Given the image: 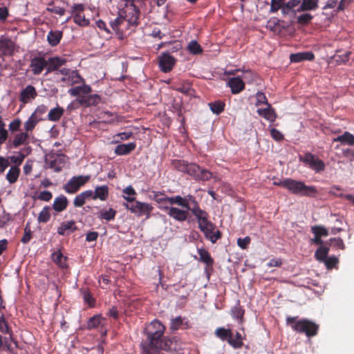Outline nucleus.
I'll return each instance as SVG.
<instances>
[{"label": "nucleus", "instance_id": "4", "mask_svg": "<svg viewBox=\"0 0 354 354\" xmlns=\"http://www.w3.org/2000/svg\"><path fill=\"white\" fill-rule=\"evenodd\" d=\"M280 185L291 193L297 195L314 196L317 194V189L314 186H307L301 181H297L292 178H286L279 183Z\"/></svg>", "mask_w": 354, "mask_h": 354}, {"label": "nucleus", "instance_id": "23", "mask_svg": "<svg viewBox=\"0 0 354 354\" xmlns=\"http://www.w3.org/2000/svg\"><path fill=\"white\" fill-rule=\"evenodd\" d=\"M61 80L67 85L77 84L83 82V79L75 71H72L67 76L63 77Z\"/></svg>", "mask_w": 354, "mask_h": 354}, {"label": "nucleus", "instance_id": "49", "mask_svg": "<svg viewBox=\"0 0 354 354\" xmlns=\"http://www.w3.org/2000/svg\"><path fill=\"white\" fill-rule=\"evenodd\" d=\"M101 115V118L104 119L106 122L114 123L119 121L118 117L109 111L102 112Z\"/></svg>", "mask_w": 354, "mask_h": 354}, {"label": "nucleus", "instance_id": "8", "mask_svg": "<svg viewBox=\"0 0 354 354\" xmlns=\"http://www.w3.org/2000/svg\"><path fill=\"white\" fill-rule=\"evenodd\" d=\"M252 76V71L247 70L243 71L242 75L238 77L230 78L227 82V86L231 88L233 94H237L241 92L245 88L243 80H247Z\"/></svg>", "mask_w": 354, "mask_h": 354}, {"label": "nucleus", "instance_id": "29", "mask_svg": "<svg viewBox=\"0 0 354 354\" xmlns=\"http://www.w3.org/2000/svg\"><path fill=\"white\" fill-rule=\"evenodd\" d=\"M62 37V32L59 30H50L47 35V41L51 46H57Z\"/></svg>", "mask_w": 354, "mask_h": 354}, {"label": "nucleus", "instance_id": "37", "mask_svg": "<svg viewBox=\"0 0 354 354\" xmlns=\"http://www.w3.org/2000/svg\"><path fill=\"white\" fill-rule=\"evenodd\" d=\"M64 111L62 107L57 106L56 108H54L49 111L48 114V118L50 121H57L61 118V117L64 114Z\"/></svg>", "mask_w": 354, "mask_h": 354}, {"label": "nucleus", "instance_id": "17", "mask_svg": "<svg viewBox=\"0 0 354 354\" xmlns=\"http://www.w3.org/2000/svg\"><path fill=\"white\" fill-rule=\"evenodd\" d=\"M48 67V62L43 57H35L31 59L30 68L34 75H39Z\"/></svg>", "mask_w": 354, "mask_h": 354}, {"label": "nucleus", "instance_id": "38", "mask_svg": "<svg viewBox=\"0 0 354 354\" xmlns=\"http://www.w3.org/2000/svg\"><path fill=\"white\" fill-rule=\"evenodd\" d=\"M329 248L326 246H320L315 252V257L320 262H324L328 257Z\"/></svg>", "mask_w": 354, "mask_h": 354}, {"label": "nucleus", "instance_id": "6", "mask_svg": "<svg viewBox=\"0 0 354 354\" xmlns=\"http://www.w3.org/2000/svg\"><path fill=\"white\" fill-rule=\"evenodd\" d=\"M123 205L131 213L138 216H145L146 218L150 217L151 213L153 209L151 204L138 201L133 203H124Z\"/></svg>", "mask_w": 354, "mask_h": 354}, {"label": "nucleus", "instance_id": "44", "mask_svg": "<svg viewBox=\"0 0 354 354\" xmlns=\"http://www.w3.org/2000/svg\"><path fill=\"white\" fill-rule=\"evenodd\" d=\"M211 111L215 114H220L224 110L225 104L221 101L209 103Z\"/></svg>", "mask_w": 354, "mask_h": 354}, {"label": "nucleus", "instance_id": "16", "mask_svg": "<svg viewBox=\"0 0 354 354\" xmlns=\"http://www.w3.org/2000/svg\"><path fill=\"white\" fill-rule=\"evenodd\" d=\"M175 62L174 57L169 53H163L160 57L159 66L163 72L167 73L172 69Z\"/></svg>", "mask_w": 354, "mask_h": 354}, {"label": "nucleus", "instance_id": "28", "mask_svg": "<svg viewBox=\"0 0 354 354\" xmlns=\"http://www.w3.org/2000/svg\"><path fill=\"white\" fill-rule=\"evenodd\" d=\"M190 211L192 212V214L196 216V218L198 220V225L201 224L202 223H204L205 221H207V217L208 214L206 212L201 209L198 205H193L192 207L190 209Z\"/></svg>", "mask_w": 354, "mask_h": 354}, {"label": "nucleus", "instance_id": "24", "mask_svg": "<svg viewBox=\"0 0 354 354\" xmlns=\"http://www.w3.org/2000/svg\"><path fill=\"white\" fill-rule=\"evenodd\" d=\"M257 113L260 116L263 117L270 122H274L277 117L274 110L271 107L270 104H268L264 109H259Z\"/></svg>", "mask_w": 354, "mask_h": 354}, {"label": "nucleus", "instance_id": "11", "mask_svg": "<svg viewBox=\"0 0 354 354\" xmlns=\"http://www.w3.org/2000/svg\"><path fill=\"white\" fill-rule=\"evenodd\" d=\"M301 160L316 172H321L325 169L324 162L312 153H306Z\"/></svg>", "mask_w": 354, "mask_h": 354}, {"label": "nucleus", "instance_id": "13", "mask_svg": "<svg viewBox=\"0 0 354 354\" xmlns=\"http://www.w3.org/2000/svg\"><path fill=\"white\" fill-rule=\"evenodd\" d=\"M84 6L83 4H75L73 6L72 17L75 24L81 26H86L89 24L88 19L84 15Z\"/></svg>", "mask_w": 354, "mask_h": 354}, {"label": "nucleus", "instance_id": "27", "mask_svg": "<svg viewBox=\"0 0 354 354\" xmlns=\"http://www.w3.org/2000/svg\"><path fill=\"white\" fill-rule=\"evenodd\" d=\"M136 145L135 142L118 145L115 147L114 152L119 156L127 155L136 149Z\"/></svg>", "mask_w": 354, "mask_h": 354}, {"label": "nucleus", "instance_id": "36", "mask_svg": "<svg viewBox=\"0 0 354 354\" xmlns=\"http://www.w3.org/2000/svg\"><path fill=\"white\" fill-rule=\"evenodd\" d=\"M53 261L61 268L67 266L66 257L60 251H57L52 254Z\"/></svg>", "mask_w": 354, "mask_h": 354}, {"label": "nucleus", "instance_id": "21", "mask_svg": "<svg viewBox=\"0 0 354 354\" xmlns=\"http://www.w3.org/2000/svg\"><path fill=\"white\" fill-rule=\"evenodd\" d=\"M109 196V187L106 185L97 186L95 191L93 192V196L91 198L93 200L100 199L104 201L107 199Z\"/></svg>", "mask_w": 354, "mask_h": 354}, {"label": "nucleus", "instance_id": "7", "mask_svg": "<svg viewBox=\"0 0 354 354\" xmlns=\"http://www.w3.org/2000/svg\"><path fill=\"white\" fill-rule=\"evenodd\" d=\"M129 29L132 26H136L138 24L139 10L133 4L127 6L123 10L120 11Z\"/></svg>", "mask_w": 354, "mask_h": 354}, {"label": "nucleus", "instance_id": "43", "mask_svg": "<svg viewBox=\"0 0 354 354\" xmlns=\"http://www.w3.org/2000/svg\"><path fill=\"white\" fill-rule=\"evenodd\" d=\"M168 204L172 205L174 204H176L178 206H180L185 208V206H187L186 199H184L180 196H175L172 197H169V199H167Z\"/></svg>", "mask_w": 354, "mask_h": 354}, {"label": "nucleus", "instance_id": "26", "mask_svg": "<svg viewBox=\"0 0 354 354\" xmlns=\"http://www.w3.org/2000/svg\"><path fill=\"white\" fill-rule=\"evenodd\" d=\"M68 201L65 196H60L55 198L53 208L57 212H61L66 209L67 207Z\"/></svg>", "mask_w": 354, "mask_h": 354}, {"label": "nucleus", "instance_id": "47", "mask_svg": "<svg viewBox=\"0 0 354 354\" xmlns=\"http://www.w3.org/2000/svg\"><path fill=\"white\" fill-rule=\"evenodd\" d=\"M334 55V59L339 64L345 63L348 61L351 53L350 51L339 52Z\"/></svg>", "mask_w": 354, "mask_h": 354}, {"label": "nucleus", "instance_id": "30", "mask_svg": "<svg viewBox=\"0 0 354 354\" xmlns=\"http://www.w3.org/2000/svg\"><path fill=\"white\" fill-rule=\"evenodd\" d=\"M319 0H302L300 6L297 8V11L314 10L318 7Z\"/></svg>", "mask_w": 354, "mask_h": 354}, {"label": "nucleus", "instance_id": "2", "mask_svg": "<svg viewBox=\"0 0 354 354\" xmlns=\"http://www.w3.org/2000/svg\"><path fill=\"white\" fill-rule=\"evenodd\" d=\"M92 89L90 86L83 84L73 87L68 90L71 96L77 97L76 101L82 106H91L97 104L100 97L97 94H91Z\"/></svg>", "mask_w": 354, "mask_h": 354}, {"label": "nucleus", "instance_id": "5", "mask_svg": "<svg viewBox=\"0 0 354 354\" xmlns=\"http://www.w3.org/2000/svg\"><path fill=\"white\" fill-rule=\"evenodd\" d=\"M295 317H288V324H293L292 328L299 333H305L308 337L315 336L318 330V326L308 319H301L295 322Z\"/></svg>", "mask_w": 354, "mask_h": 354}, {"label": "nucleus", "instance_id": "31", "mask_svg": "<svg viewBox=\"0 0 354 354\" xmlns=\"http://www.w3.org/2000/svg\"><path fill=\"white\" fill-rule=\"evenodd\" d=\"M20 169L17 166H12L8 170L6 178L10 183H15L19 178Z\"/></svg>", "mask_w": 354, "mask_h": 354}, {"label": "nucleus", "instance_id": "34", "mask_svg": "<svg viewBox=\"0 0 354 354\" xmlns=\"http://www.w3.org/2000/svg\"><path fill=\"white\" fill-rule=\"evenodd\" d=\"M29 137V133L26 132H21L15 135L12 145L15 147H18L20 145H26L28 143L27 140Z\"/></svg>", "mask_w": 354, "mask_h": 354}, {"label": "nucleus", "instance_id": "55", "mask_svg": "<svg viewBox=\"0 0 354 354\" xmlns=\"http://www.w3.org/2000/svg\"><path fill=\"white\" fill-rule=\"evenodd\" d=\"M182 324H183V318L180 316L171 319V324H170V328L172 330H176L180 328Z\"/></svg>", "mask_w": 354, "mask_h": 354}, {"label": "nucleus", "instance_id": "41", "mask_svg": "<svg viewBox=\"0 0 354 354\" xmlns=\"http://www.w3.org/2000/svg\"><path fill=\"white\" fill-rule=\"evenodd\" d=\"M123 194V197L127 201V203H133L136 201L135 195L136 193L131 186H129L124 189Z\"/></svg>", "mask_w": 354, "mask_h": 354}, {"label": "nucleus", "instance_id": "51", "mask_svg": "<svg viewBox=\"0 0 354 354\" xmlns=\"http://www.w3.org/2000/svg\"><path fill=\"white\" fill-rule=\"evenodd\" d=\"M311 231L314 234H317L321 237L327 236L328 235V230L322 225H315L312 227Z\"/></svg>", "mask_w": 354, "mask_h": 354}, {"label": "nucleus", "instance_id": "3", "mask_svg": "<svg viewBox=\"0 0 354 354\" xmlns=\"http://www.w3.org/2000/svg\"><path fill=\"white\" fill-rule=\"evenodd\" d=\"M175 167L180 171L187 173L196 179L207 180L212 178V174L205 169L201 168L194 163H187L183 160H177L174 162Z\"/></svg>", "mask_w": 354, "mask_h": 354}, {"label": "nucleus", "instance_id": "53", "mask_svg": "<svg viewBox=\"0 0 354 354\" xmlns=\"http://www.w3.org/2000/svg\"><path fill=\"white\" fill-rule=\"evenodd\" d=\"M25 156L21 153H17V155L11 156L8 158V161L10 160L12 163L15 164L14 166H19L22 163Z\"/></svg>", "mask_w": 354, "mask_h": 354}, {"label": "nucleus", "instance_id": "20", "mask_svg": "<svg viewBox=\"0 0 354 354\" xmlns=\"http://www.w3.org/2000/svg\"><path fill=\"white\" fill-rule=\"evenodd\" d=\"M76 230L75 222L74 221H68L61 223L57 228V233L59 235H65L73 232Z\"/></svg>", "mask_w": 354, "mask_h": 354}, {"label": "nucleus", "instance_id": "35", "mask_svg": "<svg viewBox=\"0 0 354 354\" xmlns=\"http://www.w3.org/2000/svg\"><path fill=\"white\" fill-rule=\"evenodd\" d=\"M115 214L116 211L113 208H109V209H102L98 212V218L109 221L114 219Z\"/></svg>", "mask_w": 354, "mask_h": 354}, {"label": "nucleus", "instance_id": "54", "mask_svg": "<svg viewBox=\"0 0 354 354\" xmlns=\"http://www.w3.org/2000/svg\"><path fill=\"white\" fill-rule=\"evenodd\" d=\"M0 331L4 334H8L11 338V332L9 329L7 322L5 321L3 316L0 317Z\"/></svg>", "mask_w": 354, "mask_h": 354}, {"label": "nucleus", "instance_id": "62", "mask_svg": "<svg viewBox=\"0 0 354 354\" xmlns=\"http://www.w3.org/2000/svg\"><path fill=\"white\" fill-rule=\"evenodd\" d=\"M312 18H313V17L311 15H310L308 13H306V14L299 15L297 17V21L299 24H307L312 19Z\"/></svg>", "mask_w": 354, "mask_h": 354}, {"label": "nucleus", "instance_id": "50", "mask_svg": "<svg viewBox=\"0 0 354 354\" xmlns=\"http://www.w3.org/2000/svg\"><path fill=\"white\" fill-rule=\"evenodd\" d=\"M167 199H169V197L162 193L159 192L154 195V200L161 205L162 209L164 206L169 205Z\"/></svg>", "mask_w": 354, "mask_h": 354}, {"label": "nucleus", "instance_id": "33", "mask_svg": "<svg viewBox=\"0 0 354 354\" xmlns=\"http://www.w3.org/2000/svg\"><path fill=\"white\" fill-rule=\"evenodd\" d=\"M333 142H340L349 145H353L354 136L349 132L346 131L342 135L333 138Z\"/></svg>", "mask_w": 354, "mask_h": 354}, {"label": "nucleus", "instance_id": "58", "mask_svg": "<svg viewBox=\"0 0 354 354\" xmlns=\"http://www.w3.org/2000/svg\"><path fill=\"white\" fill-rule=\"evenodd\" d=\"M300 3V0H289L288 1L286 2L285 5L283 6V11L285 12L288 10L292 9L299 6Z\"/></svg>", "mask_w": 354, "mask_h": 354}, {"label": "nucleus", "instance_id": "48", "mask_svg": "<svg viewBox=\"0 0 354 354\" xmlns=\"http://www.w3.org/2000/svg\"><path fill=\"white\" fill-rule=\"evenodd\" d=\"M229 344L235 348H241L243 345L242 336L241 333H236L235 338H233V335L229 339Z\"/></svg>", "mask_w": 354, "mask_h": 354}, {"label": "nucleus", "instance_id": "56", "mask_svg": "<svg viewBox=\"0 0 354 354\" xmlns=\"http://www.w3.org/2000/svg\"><path fill=\"white\" fill-rule=\"evenodd\" d=\"M31 239H32V232H31L30 228L28 226V225H27L24 228V234L22 236L21 241L23 243L26 244L30 241Z\"/></svg>", "mask_w": 354, "mask_h": 354}, {"label": "nucleus", "instance_id": "42", "mask_svg": "<svg viewBox=\"0 0 354 354\" xmlns=\"http://www.w3.org/2000/svg\"><path fill=\"white\" fill-rule=\"evenodd\" d=\"M50 218V207L48 206L44 207L39 212L37 221L39 223H47Z\"/></svg>", "mask_w": 354, "mask_h": 354}, {"label": "nucleus", "instance_id": "25", "mask_svg": "<svg viewBox=\"0 0 354 354\" xmlns=\"http://www.w3.org/2000/svg\"><path fill=\"white\" fill-rule=\"evenodd\" d=\"M315 56L311 52H301L297 53L295 54H291L290 56V59L291 62H300L304 60H313Z\"/></svg>", "mask_w": 354, "mask_h": 354}, {"label": "nucleus", "instance_id": "10", "mask_svg": "<svg viewBox=\"0 0 354 354\" xmlns=\"http://www.w3.org/2000/svg\"><path fill=\"white\" fill-rule=\"evenodd\" d=\"M198 227L204 233L205 237L212 243H216L221 236V232L216 230L215 225L209 221L202 223Z\"/></svg>", "mask_w": 354, "mask_h": 354}, {"label": "nucleus", "instance_id": "39", "mask_svg": "<svg viewBox=\"0 0 354 354\" xmlns=\"http://www.w3.org/2000/svg\"><path fill=\"white\" fill-rule=\"evenodd\" d=\"M39 118L35 115V113H32L28 120L24 123V129L27 133L32 131L37 122L39 121Z\"/></svg>", "mask_w": 354, "mask_h": 354}, {"label": "nucleus", "instance_id": "15", "mask_svg": "<svg viewBox=\"0 0 354 354\" xmlns=\"http://www.w3.org/2000/svg\"><path fill=\"white\" fill-rule=\"evenodd\" d=\"M37 95L36 88L32 85H28L21 91L19 100L23 104H27L33 100Z\"/></svg>", "mask_w": 354, "mask_h": 354}, {"label": "nucleus", "instance_id": "32", "mask_svg": "<svg viewBox=\"0 0 354 354\" xmlns=\"http://www.w3.org/2000/svg\"><path fill=\"white\" fill-rule=\"evenodd\" d=\"M64 63L65 60L64 59L57 57L50 59L48 63L46 73L57 70L59 66L63 65Z\"/></svg>", "mask_w": 354, "mask_h": 354}, {"label": "nucleus", "instance_id": "57", "mask_svg": "<svg viewBox=\"0 0 354 354\" xmlns=\"http://www.w3.org/2000/svg\"><path fill=\"white\" fill-rule=\"evenodd\" d=\"M327 269H331L335 267L338 263V259L334 256L327 257L324 261Z\"/></svg>", "mask_w": 354, "mask_h": 354}, {"label": "nucleus", "instance_id": "22", "mask_svg": "<svg viewBox=\"0 0 354 354\" xmlns=\"http://www.w3.org/2000/svg\"><path fill=\"white\" fill-rule=\"evenodd\" d=\"M91 196H93L92 190H86L80 193L73 200L74 206L77 207L83 206L87 200L91 198Z\"/></svg>", "mask_w": 354, "mask_h": 354}, {"label": "nucleus", "instance_id": "60", "mask_svg": "<svg viewBox=\"0 0 354 354\" xmlns=\"http://www.w3.org/2000/svg\"><path fill=\"white\" fill-rule=\"evenodd\" d=\"M261 104H266L267 106L269 104L268 103L266 97L263 93H257L256 105L259 106Z\"/></svg>", "mask_w": 354, "mask_h": 354}, {"label": "nucleus", "instance_id": "46", "mask_svg": "<svg viewBox=\"0 0 354 354\" xmlns=\"http://www.w3.org/2000/svg\"><path fill=\"white\" fill-rule=\"evenodd\" d=\"M198 252L201 261L204 262L207 266H210L213 263L212 259L207 250L204 249H199Z\"/></svg>", "mask_w": 354, "mask_h": 354}, {"label": "nucleus", "instance_id": "52", "mask_svg": "<svg viewBox=\"0 0 354 354\" xmlns=\"http://www.w3.org/2000/svg\"><path fill=\"white\" fill-rule=\"evenodd\" d=\"M188 50L192 54H199L202 52V48L198 42L195 40L191 41L187 46Z\"/></svg>", "mask_w": 354, "mask_h": 354}, {"label": "nucleus", "instance_id": "59", "mask_svg": "<svg viewBox=\"0 0 354 354\" xmlns=\"http://www.w3.org/2000/svg\"><path fill=\"white\" fill-rule=\"evenodd\" d=\"M184 199H186L187 205V206H185V208L190 210V209L192 207L191 205H198V203L196 202L195 198L191 195H187L185 197L183 198Z\"/></svg>", "mask_w": 354, "mask_h": 354}, {"label": "nucleus", "instance_id": "9", "mask_svg": "<svg viewBox=\"0 0 354 354\" xmlns=\"http://www.w3.org/2000/svg\"><path fill=\"white\" fill-rule=\"evenodd\" d=\"M91 179V176H76L71 178L64 186V189L68 194L76 193L81 187L84 185Z\"/></svg>", "mask_w": 354, "mask_h": 354}, {"label": "nucleus", "instance_id": "40", "mask_svg": "<svg viewBox=\"0 0 354 354\" xmlns=\"http://www.w3.org/2000/svg\"><path fill=\"white\" fill-rule=\"evenodd\" d=\"M216 335L223 341L227 340L229 342V339L231 338L232 333L230 329H225L224 328H218L215 331Z\"/></svg>", "mask_w": 354, "mask_h": 354}, {"label": "nucleus", "instance_id": "63", "mask_svg": "<svg viewBox=\"0 0 354 354\" xmlns=\"http://www.w3.org/2000/svg\"><path fill=\"white\" fill-rule=\"evenodd\" d=\"M52 196L53 195L50 192L43 191L38 196V198L44 201H49L52 198Z\"/></svg>", "mask_w": 354, "mask_h": 354}, {"label": "nucleus", "instance_id": "19", "mask_svg": "<svg viewBox=\"0 0 354 354\" xmlns=\"http://www.w3.org/2000/svg\"><path fill=\"white\" fill-rule=\"evenodd\" d=\"M110 24L117 34H122L124 31L129 30L120 12H119L118 16L114 20L110 22Z\"/></svg>", "mask_w": 354, "mask_h": 354}, {"label": "nucleus", "instance_id": "45", "mask_svg": "<svg viewBox=\"0 0 354 354\" xmlns=\"http://www.w3.org/2000/svg\"><path fill=\"white\" fill-rule=\"evenodd\" d=\"M104 322V319L101 315L93 316L88 323L89 328H96L102 325Z\"/></svg>", "mask_w": 354, "mask_h": 354}, {"label": "nucleus", "instance_id": "1", "mask_svg": "<svg viewBox=\"0 0 354 354\" xmlns=\"http://www.w3.org/2000/svg\"><path fill=\"white\" fill-rule=\"evenodd\" d=\"M149 343L144 346L147 354H158L159 350H171V341L163 338L165 326L158 320H153L145 328Z\"/></svg>", "mask_w": 354, "mask_h": 354}, {"label": "nucleus", "instance_id": "12", "mask_svg": "<svg viewBox=\"0 0 354 354\" xmlns=\"http://www.w3.org/2000/svg\"><path fill=\"white\" fill-rule=\"evenodd\" d=\"M162 209L166 211L170 217L177 221L183 222L188 218L189 210L187 209H183L169 205L164 206Z\"/></svg>", "mask_w": 354, "mask_h": 354}, {"label": "nucleus", "instance_id": "64", "mask_svg": "<svg viewBox=\"0 0 354 354\" xmlns=\"http://www.w3.org/2000/svg\"><path fill=\"white\" fill-rule=\"evenodd\" d=\"M232 314L236 319H240L243 316L244 311L240 307L236 306L232 310Z\"/></svg>", "mask_w": 354, "mask_h": 354}, {"label": "nucleus", "instance_id": "14", "mask_svg": "<svg viewBox=\"0 0 354 354\" xmlns=\"http://www.w3.org/2000/svg\"><path fill=\"white\" fill-rule=\"evenodd\" d=\"M46 161L48 162L50 168L53 169L56 172H59L66 164L67 157L64 154H55L49 156L48 158H46Z\"/></svg>", "mask_w": 354, "mask_h": 354}, {"label": "nucleus", "instance_id": "61", "mask_svg": "<svg viewBox=\"0 0 354 354\" xmlns=\"http://www.w3.org/2000/svg\"><path fill=\"white\" fill-rule=\"evenodd\" d=\"M250 238L249 236H246L243 239H241V238H239L238 240H237V244L238 245L242 248V249H245L247 248L248 245L250 244Z\"/></svg>", "mask_w": 354, "mask_h": 354}, {"label": "nucleus", "instance_id": "18", "mask_svg": "<svg viewBox=\"0 0 354 354\" xmlns=\"http://www.w3.org/2000/svg\"><path fill=\"white\" fill-rule=\"evenodd\" d=\"M15 43L6 37H0V51L5 55H10L15 50Z\"/></svg>", "mask_w": 354, "mask_h": 354}]
</instances>
